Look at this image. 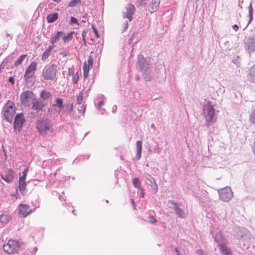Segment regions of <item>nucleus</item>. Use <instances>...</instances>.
Segmentation results:
<instances>
[{"mask_svg": "<svg viewBox=\"0 0 255 255\" xmlns=\"http://www.w3.org/2000/svg\"><path fill=\"white\" fill-rule=\"evenodd\" d=\"M203 112L207 126L211 125L216 121L215 109L209 101H207L203 105Z\"/></svg>", "mask_w": 255, "mask_h": 255, "instance_id": "nucleus-1", "label": "nucleus"}, {"mask_svg": "<svg viewBox=\"0 0 255 255\" xmlns=\"http://www.w3.org/2000/svg\"><path fill=\"white\" fill-rule=\"evenodd\" d=\"M215 241L218 244V247L223 255H233L231 250L228 247L225 243L226 239L221 233L217 234Z\"/></svg>", "mask_w": 255, "mask_h": 255, "instance_id": "nucleus-2", "label": "nucleus"}, {"mask_svg": "<svg viewBox=\"0 0 255 255\" xmlns=\"http://www.w3.org/2000/svg\"><path fill=\"white\" fill-rule=\"evenodd\" d=\"M15 113V104L13 102L8 101L2 109L3 117L7 122H11Z\"/></svg>", "mask_w": 255, "mask_h": 255, "instance_id": "nucleus-3", "label": "nucleus"}, {"mask_svg": "<svg viewBox=\"0 0 255 255\" xmlns=\"http://www.w3.org/2000/svg\"><path fill=\"white\" fill-rule=\"evenodd\" d=\"M36 128L40 133L45 136L53 131V128L50 121L48 120H43L37 123Z\"/></svg>", "mask_w": 255, "mask_h": 255, "instance_id": "nucleus-4", "label": "nucleus"}, {"mask_svg": "<svg viewBox=\"0 0 255 255\" xmlns=\"http://www.w3.org/2000/svg\"><path fill=\"white\" fill-rule=\"evenodd\" d=\"M20 247V244L17 241L10 239L6 244L3 245V249L5 253L13 255L18 252Z\"/></svg>", "mask_w": 255, "mask_h": 255, "instance_id": "nucleus-5", "label": "nucleus"}, {"mask_svg": "<svg viewBox=\"0 0 255 255\" xmlns=\"http://www.w3.org/2000/svg\"><path fill=\"white\" fill-rule=\"evenodd\" d=\"M35 98V95L30 91H24L20 96V100L22 104L25 106H29Z\"/></svg>", "mask_w": 255, "mask_h": 255, "instance_id": "nucleus-6", "label": "nucleus"}, {"mask_svg": "<svg viewBox=\"0 0 255 255\" xmlns=\"http://www.w3.org/2000/svg\"><path fill=\"white\" fill-rule=\"evenodd\" d=\"M57 66L52 64L49 66L43 72V78L45 80H53L56 77Z\"/></svg>", "mask_w": 255, "mask_h": 255, "instance_id": "nucleus-7", "label": "nucleus"}, {"mask_svg": "<svg viewBox=\"0 0 255 255\" xmlns=\"http://www.w3.org/2000/svg\"><path fill=\"white\" fill-rule=\"evenodd\" d=\"M37 65L36 62H32L26 69L24 75V79L26 81H30V79L33 76L36 70Z\"/></svg>", "mask_w": 255, "mask_h": 255, "instance_id": "nucleus-8", "label": "nucleus"}, {"mask_svg": "<svg viewBox=\"0 0 255 255\" xmlns=\"http://www.w3.org/2000/svg\"><path fill=\"white\" fill-rule=\"evenodd\" d=\"M135 7L132 4H128L123 11V18H127L128 22H130L132 19V15L134 13Z\"/></svg>", "mask_w": 255, "mask_h": 255, "instance_id": "nucleus-9", "label": "nucleus"}, {"mask_svg": "<svg viewBox=\"0 0 255 255\" xmlns=\"http://www.w3.org/2000/svg\"><path fill=\"white\" fill-rule=\"evenodd\" d=\"M28 169L27 168H25L22 172L19 173L20 177L19 179V188L20 191H23L25 189V179L27 176Z\"/></svg>", "mask_w": 255, "mask_h": 255, "instance_id": "nucleus-10", "label": "nucleus"}, {"mask_svg": "<svg viewBox=\"0 0 255 255\" xmlns=\"http://www.w3.org/2000/svg\"><path fill=\"white\" fill-rule=\"evenodd\" d=\"M150 58L145 59L142 55H139L138 57V65L141 70H144L147 71L149 69L148 62Z\"/></svg>", "mask_w": 255, "mask_h": 255, "instance_id": "nucleus-11", "label": "nucleus"}, {"mask_svg": "<svg viewBox=\"0 0 255 255\" xmlns=\"http://www.w3.org/2000/svg\"><path fill=\"white\" fill-rule=\"evenodd\" d=\"M14 172L11 169L6 170L3 174H1V177L7 183L11 182L14 177Z\"/></svg>", "mask_w": 255, "mask_h": 255, "instance_id": "nucleus-12", "label": "nucleus"}, {"mask_svg": "<svg viewBox=\"0 0 255 255\" xmlns=\"http://www.w3.org/2000/svg\"><path fill=\"white\" fill-rule=\"evenodd\" d=\"M245 48L249 53L255 51V35L247 39Z\"/></svg>", "mask_w": 255, "mask_h": 255, "instance_id": "nucleus-13", "label": "nucleus"}, {"mask_svg": "<svg viewBox=\"0 0 255 255\" xmlns=\"http://www.w3.org/2000/svg\"><path fill=\"white\" fill-rule=\"evenodd\" d=\"M31 104V109L37 112L42 110L45 107V104L42 100L36 98L32 102Z\"/></svg>", "mask_w": 255, "mask_h": 255, "instance_id": "nucleus-14", "label": "nucleus"}, {"mask_svg": "<svg viewBox=\"0 0 255 255\" xmlns=\"http://www.w3.org/2000/svg\"><path fill=\"white\" fill-rule=\"evenodd\" d=\"M24 122V119L22 116V114H17L15 117L14 122V127L15 128H17L18 130H20L22 128L23 124Z\"/></svg>", "mask_w": 255, "mask_h": 255, "instance_id": "nucleus-15", "label": "nucleus"}, {"mask_svg": "<svg viewBox=\"0 0 255 255\" xmlns=\"http://www.w3.org/2000/svg\"><path fill=\"white\" fill-rule=\"evenodd\" d=\"M144 177L146 184L150 186L152 190L154 191L157 190L158 188L155 183V179L148 174H145Z\"/></svg>", "mask_w": 255, "mask_h": 255, "instance_id": "nucleus-16", "label": "nucleus"}, {"mask_svg": "<svg viewBox=\"0 0 255 255\" xmlns=\"http://www.w3.org/2000/svg\"><path fill=\"white\" fill-rule=\"evenodd\" d=\"M31 212L29 207L25 204H20L19 206V214L22 217H26Z\"/></svg>", "mask_w": 255, "mask_h": 255, "instance_id": "nucleus-17", "label": "nucleus"}, {"mask_svg": "<svg viewBox=\"0 0 255 255\" xmlns=\"http://www.w3.org/2000/svg\"><path fill=\"white\" fill-rule=\"evenodd\" d=\"M160 3V0H151L148 5V10L151 13L156 11Z\"/></svg>", "mask_w": 255, "mask_h": 255, "instance_id": "nucleus-18", "label": "nucleus"}, {"mask_svg": "<svg viewBox=\"0 0 255 255\" xmlns=\"http://www.w3.org/2000/svg\"><path fill=\"white\" fill-rule=\"evenodd\" d=\"M248 79L249 82L255 84V65L250 68L248 74Z\"/></svg>", "mask_w": 255, "mask_h": 255, "instance_id": "nucleus-19", "label": "nucleus"}, {"mask_svg": "<svg viewBox=\"0 0 255 255\" xmlns=\"http://www.w3.org/2000/svg\"><path fill=\"white\" fill-rule=\"evenodd\" d=\"M233 192H219L220 199L224 202H228L233 197Z\"/></svg>", "mask_w": 255, "mask_h": 255, "instance_id": "nucleus-20", "label": "nucleus"}, {"mask_svg": "<svg viewBox=\"0 0 255 255\" xmlns=\"http://www.w3.org/2000/svg\"><path fill=\"white\" fill-rule=\"evenodd\" d=\"M169 203L174 206L175 212L179 217L183 218L185 217V214L184 211L180 209L176 203H175L173 201H169Z\"/></svg>", "mask_w": 255, "mask_h": 255, "instance_id": "nucleus-21", "label": "nucleus"}, {"mask_svg": "<svg viewBox=\"0 0 255 255\" xmlns=\"http://www.w3.org/2000/svg\"><path fill=\"white\" fill-rule=\"evenodd\" d=\"M63 35V31H57L55 35L50 39V42L52 45H54V43L59 41L60 38H62Z\"/></svg>", "mask_w": 255, "mask_h": 255, "instance_id": "nucleus-22", "label": "nucleus"}, {"mask_svg": "<svg viewBox=\"0 0 255 255\" xmlns=\"http://www.w3.org/2000/svg\"><path fill=\"white\" fill-rule=\"evenodd\" d=\"M136 147L137 153L135 158H136L137 160H139L141 155L142 142L141 141H137L136 143Z\"/></svg>", "mask_w": 255, "mask_h": 255, "instance_id": "nucleus-23", "label": "nucleus"}, {"mask_svg": "<svg viewBox=\"0 0 255 255\" xmlns=\"http://www.w3.org/2000/svg\"><path fill=\"white\" fill-rule=\"evenodd\" d=\"M75 33L74 31H72L68 33L66 35L63 32V35L62 36V39L65 43L70 42L73 38V35Z\"/></svg>", "mask_w": 255, "mask_h": 255, "instance_id": "nucleus-24", "label": "nucleus"}, {"mask_svg": "<svg viewBox=\"0 0 255 255\" xmlns=\"http://www.w3.org/2000/svg\"><path fill=\"white\" fill-rule=\"evenodd\" d=\"M54 47L55 45H51L49 46L48 48L45 50L42 57L43 60H45L50 56L51 50Z\"/></svg>", "mask_w": 255, "mask_h": 255, "instance_id": "nucleus-25", "label": "nucleus"}, {"mask_svg": "<svg viewBox=\"0 0 255 255\" xmlns=\"http://www.w3.org/2000/svg\"><path fill=\"white\" fill-rule=\"evenodd\" d=\"M40 97L43 100H47L52 98V94L48 91L43 90L40 93Z\"/></svg>", "mask_w": 255, "mask_h": 255, "instance_id": "nucleus-26", "label": "nucleus"}, {"mask_svg": "<svg viewBox=\"0 0 255 255\" xmlns=\"http://www.w3.org/2000/svg\"><path fill=\"white\" fill-rule=\"evenodd\" d=\"M58 14L57 13L49 14L47 16V20L49 23H52L58 19Z\"/></svg>", "mask_w": 255, "mask_h": 255, "instance_id": "nucleus-27", "label": "nucleus"}, {"mask_svg": "<svg viewBox=\"0 0 255 255\" xmlns=\"http://www.w3.org/2000/svg\"><path fill=\"white\" fill-rule=\"evenodd\" d=\"M10 220V216L7 214H4L0 216V222L2 224L7 223Z\"/></svg>", "mask_w": 255, "mask_h": 255, "instance_id": "nucleus-28", "label": "nucleus"}, {"mask_svg": "<svg viewBox=\"0 0 255 255\" xmlns=\"http://www.w3.org/2000/svg\"><path fill=\"white\" fill-rule=\"evenodd\" d=\"M53 106L58 107L60 109L63 107V100L61 98H56L55 100V104L53 105Z\"/></svg>", "mask_w": 255, "mask_h": 255, "instance_id": "nucleus-29", "label": "nucleus"}, {"mask_svg": "<svg viewBox=\"0 0 255 255\" xmlns=\"http://www.w3.org/2000/svg\"><path fill=\"white\" fill-rule=\"evenodd\" d=\"M92 67L89 66V65H87V62H85L84 65L83 67V71H84V76L85 78H87L88 76V73L89 71L90 68Z\"/></svg>", "mask_w": 255, "mask_h": 255, "instance_id": "nucleus-30", "label": "nucleus"}, {"mask_svg": "<svg viewBox=\"0 0 255 255\" xmlns=\"http://www.w3.org/2000/svg\"><path fill=\"white\" fill-rule=\"evenodd\" d=\"M27 57V55H22L19 58L15 61L14 63V66H17L18 65L21 64L23 61V60Z\"/></svg>", "mask_w": 255, "mask_h": 255, "instance_id": "nucleus-31", "label": "nucleus"}, {"mask_svg": "<svg viewBox=\"0 0 255 255\" xmlns=\"http://www.w3.org/2000/svg\"><path fill=\"white\" fill-rule=\"evenodd\" d=\"M249 121L252 124H255V108L253 109L250 115Z\"/></svg>", "mask_w": 255, "mask_h": 255, "instance_id": "nucleus-32", "label": "nucleus"}, {"mask_svg": "<svg viewBox=\"0 0 255 255\" xmlns=\"http://www.w3.org/2000/svg\"><path fill=\"white\" fill-rule=\"evenodd\" d=\"M81 3V0H72L68 4L69 7L76 6L78 4Z\"/></svg>", "mask_w": 255, "mask_h": 255, "instance_id": "nucleus-33", "label": "nucleus"}, {"mask_svg": "<svg viewBox=\"0 0 255 255\" xmlns=\"http://www.w3.org/2000/svg\"><path fill=\"white\" fill-rule=\"evenodd\" d=\"M132 183L134 187L138 188L140 186V182L138 178H134L132 180Z\"/></svg>", "mask_w": 255, "mask_h": 255, "instance_id": "nucleus-34", "label": "nucleus"}, {"mask_svg": "<svg viewBox=\"0 0 255 255\" xmlns=\"http://www.w3.org/2000/svg\"><path fill=\"white\" fill-rule=\"evenodd\" d=\"M249 16H250L249 22H250L253 19V8L252 7V3H250V4L249 6Z\"/></svg>", "mask_w": 255, "mask_h": 255, "instance_id": "nucleus-35", "label": "nucleus"}, {"mask_svg": "<svg viewBox=\"0 0 255 255\" xmlns=\"http://www.w3.org/2000/svg\"><path fill=\"white\" fill-rule=\"evenodd\" d=\"M83 100V94L82 92L79 93V95L77 97V102L79 104H81L82 103Z\"/></svg>", "mask_w": 255, "mask_h": 255, "instance_id": "nucleus-36", "label": "nucleus"}, {"mask_svg": "<svg viewBox=\"0 0 255 255\" xmlns=\"http://www.w3.org/2000/svg\"><path fill=\"white\" fill-rule=\"evenodd\" d=\"M79 80V75L78 73L73 75L72 82L74 84H77Z\"/></svg>", "mask_w": 255, "mask_h": 255, "instance_id": "nucleus-37", "label": "nucleus"}, {"mask_svg": "<svg viewBox=\"0 0 255 255\" xmlns=\"http://www.w3.org/2000/svg\"><path fill=\"white\" fill-rule=\"evenodd\" d=\"M149 73H150V70H149V69H147V71H145V73H144V75H145L144 79L147 81H149L151 79L150 76L149 75Z\"/></svg>", "mask_w": 255, "mask_h": 255, "instance_id": "nucleus-38", "label": "nucleus"}, {"mask_svg": "<svg viewBox=\"0 0 255 255\" xmlns=\"http://www.w3.org/2000/svg\"><path fill=\"white\" fill-rule=\"evenodd\" d=\"M148 222H150L152 224H155L156 223L157 220L153 216H149L148 217Z\"/></svg>", "mask_w": 255, "mask_h": 255, "instance_id": "nucleus-39", "label": "nucleus"}, {"mask_svg": "<svg viewBox=\"0 0 255 255\" xmlns=\"http://www.w3.org/2000/svg\"><path fill=\"white\" fill-rule=\"evenodd\" d=\"M70 23L71 24H72L73 23H75L77 25H80L79 23L78 22L77 19L74 17H71V18H70Z\"/></svg>", "mask_w": 255, "mask_h": 255, "instance_id": "nucleus-40", "label": "nucleus"}, {"mask_svg": "<svg viewBox=\"0 0 255 255\" xmlns=\"http://www.w3.org/2000/svg\"><path fill=\"white\" fill-rule=\"evenodd\" d=\"M87 65H89V66L92 67L93 63V60L91 56H90L88 58V61L87 62Z\"/></svg>", "mask_w": 255, "mask_h": 255, "instance_id": "nucleus-41", "label": "nucleus"}, {"mask_svg": "<svg viewBox=\"0 0 255 255\" xmlns=\"http://www.w3.org/2000/svg\"><path fill=\"white\" fill-rule=\"evenodd\" d=\"M160 69L162 70V72L164 73L163 78H164V79H165V78H166V76H165V68L164 66L163 65H160Z\"/></svg>", "mask_w": 255, "mask_h": 255, "instance_id": "nucleus-42", "label": "nucleus"}, {"mask_svg": "<svg viewBox=\"0 0 255 255\" xmlns=\"http://www.w3.org/2000/svg\"><path fill=\"white\" fill-rule=\"evenodd\" d=\"M92 28L94 31V33L95 34L96 36L97 37H99V35L98 34V31L95 28V26H94V25H92Z\"/></svg>", "mask_w": 255, "mask_h": 255, "instance_id": "nucleus-43", "label": "nucleus"}, {"mask_svg": "<svg viewBox=\"0 0 255 255\" xmlns=\"http://www.w3.org/2000/svg\"><path fill=\"white\" fill-rule=\"evenodd\" d=\"M66 108L67 109V111H68L69 112H71L73 109V105L71 104V105H68L66 107Z\"/></svg>", "mask_w": 255, "mask_h": 255, "instance_id": "nucleus-44", "label": "nucleus"}, {"mask_svg": "<svg viewBox=\"0 0 255 255\" xmlns=\"http://www.w3.org/2000/svg\"><path fill=\"white\" fill-rule=\"evenodd\" d=\"M128 21L127 20H126V22H124V29L123 31H125L126 30H127L128 29Z\"/></svg>", "mask_w": 255, "mask_h": 255, "instance_id": "nucleus-45", "label": "nucleus"}, {"mask_svg": "<svg viewBox=\"0 0 255 255\" xmlns=\"http://www.w3.org/2000/svg\"><path fill=\"white\" fill-rule=\"evenodd\" d=\"M8 81L11 83L12 84H13L14 82V78L12 77H10L9 78V80H8Z\"/></svg>", "mask_w": 255, "mask_h": 255, "instance_id": "nucleus-46", "label": "nucleus"}, {"mask_svg": "<svg viewBox=\"0 0 255 255\" xmlns=\"http://www.w3.org/2000/svg\"><path fill=\"white\" fill-rule=\"evenodd\" d=\"M233 28L237 31L238 29H239V26L237 24H235L233 26Z\"/></svg>", "mask_w": 255, "mask_h": 255, "instance_id": "nucleus-47", "label": "nucleus"}, {"mask_svg": "<svg viewBox=\"0 0 255 255\" xmlns=\"http://www.w3.org/2000/svg\"><path fill=\"white\" fill-rule=\"evenodd\" d=\"M103 105H104V102L103 101H101L99 103L98 106L99 108H100Z\"/></svg>", "mask_w": 255, "mask_h": 255, "instance_id": "nucleus-48", "label": "nucleus"}, {"mask_svg": "<svg viewBox=\"0 0 255 255\" xmlns=\"http://www.w3.org/2000/svg\"><path fill=\"white\" fill-rule=\"evenodd\" d=\"M69 75L71 74H74V71L72 69H69Z\"/></svg>", "mask_w": 255, "mask_h": 255, "instance_id": "nucleus-49", "label": "nucleus"}, {"mask_svg": "<svg viewBox=\"0 0 255 255\" xmlns=\"http://www.w3.org/2000/svg\"><path fill=\"white\" fill-rule=\"evenodd\" d=\"M81 109H80L79 108H78V110L80 111V110H82L83 109V113L84 114V112H85V109H86V107H83V106H81L80 107Z\"/></svg>", "mask_w": 255, "mask_h": 255, "instance_id": "nucleus-50", "label": "nucleus"}, {"mask_svg": "<svg viewBox=\"0 0 255 255\" xmlns=\"http://www.w3.org/2000/svg\"><path fill=\"white\" fill-rule=\"evenodd\" d=\"M223 189H225L226 191H231V189L230 187L227 186L225 188H223Z\"/></svg>", "mask_w": 255, "mask_h": 255, "instance_id": "nucleus-51", "label": "nucleus"}, {"mask_svg": "<svg viewBox=\"0 0 255 255\" xmlns=\"http://www.w3.org/2000/svg\"><path fill=\"white\" fill-rule=\"evenodd\" d=\"M131 203L132 205V206L134 208V209H136V208H135V204H134V200L133 199H131Z\"/></svg>", "mask_w": 255, "mask_h": 255, "instance_id": "nucleus-52", "label": "nucleus"}, {"mask_svg": "<svg viewBox=\"0 0 255 255\" xmlns=\"http://www.w3.org/2000/svg\"><path fill=\"white\" fill-rule=\"evenodd\" d=\"M82 37H83V40H84V38H85V34L84 32H83L82 33Z\"/></svg>", "mask_w": 255, "mask_h": 255, "instance_id": "nucleus-53", "label": "nucleus"}, {"mask_svg": "<svg viewBox=\"0 0 255 255\" xmlns=\"http://www.w3.org/2000/svg\"><path fill=\"white\" fill-rule=\"evenodd\" d=\"M61 55H62L63 56H67V54H65V53H60Z\"/></svg>", "mask_w": 255, "mask_h": 255, "instance_id": "nucleus-54", "label": "nucleus"}, {"mask_svg": "<svg viewBox=\"0 0 255 255\" xmlns=\"http://www.w3.org/2000/svg\"><path fill=\"white\" fill-rule=\"evenodd\" d=\"M82 22H86V18L84 17V19L82 20Z\"/></svg>", "mask_w": 255, "mask_h": 255, "instance_id": "nucleus-55", "label": "nucleus"}, {"mask_svg": "<svg viewBox=\"0 0 255 255\" xmlns=\"http://www.w3.org/2000/svg\"><path fill=\"white\" fill-rule=\"evenodd\" d=\"M54 1L58 3L59 2H60L61 1V0H53Z\"/></svg>", "mask_w": 255, "mask_h": 255, "instance_id": "nucleus-56", "label": "nucleus"}, {"mask_svg": "<svg viewBox=\"0 0 255 255\" xmlns=\"http://www.w3.org/2000/svg\"><path fill=\"white\" fill-rule=\"evenodd\" d=\"M7 36H9V37H10V39H12V36H11V35H10V34H7Z\"/></svg>", "mask_w": 255, "mask_h": 255, "instance_id": "nucleus-57", "label": "nucleus"}, {"mask_svg": "<svg viewBox=\"0 0 255 255\" xmlns=\"http://www.w3.org/2000/svg\"><path fill=\"white\" fill-rule=\"evenodd\" d=\"M74 212H75V210H73V211H72L73 213L74 214H75L74 213Z\"/></svg>", "mask_w": 255, "mask_h": 255, "instance_id": "nucleus-58", "label": "nucleus"}, {"mask_svg": "<svg viewBox=\"0 0 255 255\" xmlns=\"http://www.w3.org/2000/svg\"><path fill=\"white\" fill-rule=\"evenodd\" d=\"M151 127H154V125L152 124L151 126Z\"/></svg>", "mask_w": 255, "mask_h": 255, "instance_id": "nucleus-59", "label": "nucleus"}, {"mask_svg": "<svg viewBox=\"0 0 255 255\" xmlns=\"http://www.w3.org/2000/svg\"><path fill=\"white\" fill-rule=\"evenodd\" d=\"M144 197V194L143 193L142 195V197Z\"/></svg>", "mask_w": 255, "mask_h": 255, "instance_id": "nucleus-60", "label": "nucleus"}, {"mask_svg": "<svg viewBox=\"0 0 255 255\" xmlns=\"http://www.w3.org/2000/svg\"><path fill=\"white\" fill-rule=\"evenodd\" d=\"M83 41H84V43H85V39H84V40H83Z\"/></svg>", "mask_w": 255, "mask_h": 255, "instance_id": "nucleus-61", "label": "nucleus"}]
</instances>
